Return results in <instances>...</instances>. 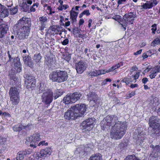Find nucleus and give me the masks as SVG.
I'll return each instance as SVG.
<instances>
[{
	"instance_id": "e2e57ef3",
	"label": "nucleus",
	"mask_w": 160,
	"mask_h": 160,
	"mask_svg": "<svg viewBox=\"0 0 160 160\" xmlns=\"http://www.w3.org/2000/svg\"><path fill=\"white\" fill-rule=\"evenodd\" d=\"M82 12L84 15H85L87 16H88L90 15V13L89 10H85Z\"/></svg>"
},
{
	"instance_id": "9b49d317",
	"label": "nucleus",
	"mask_w": 160,
	"mask_h": 160,
	"mask_svg": "<svg viewBox=\"0 0 160 160\" xmlns=\"http://www.w3.org/2000/svg\"><path fill=\"white\" fill-rule=\"evenodd\" d=\"M51 153V149L49 147H47L41 150L39 152H37L36 154V158L38 159L40 158L44 159L48 155H50Z\"/></svg>"
},
{
	"instance_id": "09e8293b",
	"label": "nucleus",
	"mask_w": 160,
	"mask_h": 160,
	"mask_svg": "<svg viewBox=\"0 0 160 160\" xmlns=\"http://www.w3.org/2000/svg\"><path fill=\"white\" fill-rule=\"evenodd\" d=\"M121 82L125 83L126 85H128L131 83L128 77H125L123 78L121 80Z\"/></svg>"
},
{
	"instance_id": "1a4fd4ad",
	"label": "nucleus",
	"mask_w": 160,
	"mask_h": 160,
	"mask_svg": "<svg viewBox=\"0 0 160 160\" xmlns=\"http://www.w3.org/2000/svg\"><path fill=\"white\" fill-rule=\"evenodd\" d=\"M87 108L85 104L81 103L77 104L72 107L78 117H82L84 114Z\"/></svg>"
},
{
	"instance_id": "4468645a",
	"label": "nucleus",
	"mask_w": 160,
	"mask_h": 160,
	"mask_svg": "<svg viewBox=\"0 0 160 160\" xmlns=\"http://www.w3.org/2000/svg\"><path fill=\"white\" fill-rule=\"evenodd\" d=\"M136 17L135 13L130 12L125 14L123 16V18L127 23L130 24L133 23Z\"/></svg>"
},
{
	"instance_id": "a211bd4d",
	"label": "nucleus",
	"mask_w": 160,
	"mask_h": 160,
	"mask_svg": "<svg viewBox=\"0 0 160 160\" xmlns=\"http://www.w3.org/2000/svg\"><path fill=\"white\" fill-rule=\"evenodd\" d=\"M75 67L77 72L78 73H82L86 68L85 62L82 60L76 63Z\"/></svg>"
},
{
	"instance_id": "f03ea898",
	"label": "nucleus",
	"mask_w": 160,
	"mask_h": 160,
	"mask_svg": "<svg viewBox=\"0 0 160 160\" xmlns=\"http://www.w3.org/2000/svg\"><path fill=\"white\" fill-rule=\"evenodd\" d=\"M31 26V20L30 18L23 17L17 22L14 26L13 29L19 40H24L28 38Z\"/></svg>"
},
{
	"instance_id": "2eb2a0df",
	"label": "nucleus",
	"mask_w": 160,
	"mask_h": 160,
	"mask_svg": "<svg viewBox=\"0 0 160 160\" xmlns=\"http://www.w3.org/2000/svg\"><path fill=\"white\" fill-rule=\"evenodd\" d=\"M32 3V0H26L20 3L19 6L22 11L27 12L29 11L30 6Z\"/></svg>"
},
{
	"instance_id": "69168bd1",
	"label": "nucleus",
	"mask_w": 160,
	"mask_h": 160,
	"mask_svg": "<svg viewBox=\"0 0 160 160\" xmlns=\"http://www.w3.org/2000/svg\"><path fill=\"white\" fill-rule=\"evenodd\" d=\"M148 81V79L147 78H144L142 80V83L144 84H146Z\"/></svg>"
},
{
	"instance_id": "4be33fe9",
	"label": "nucleus",
	"mask_w": 160,
	"mask_h": 160,
	"mask_svg": "<svg viewBox=\"0 0 160 160\" xmlns=\"http://www.w3.org/2000/svg\"><path fill=\"white\" fill-rule=\"evenodd\" d=\"M8 30V28L7 25L5 24H2L0 25V38H2L4 37Z\"/></svg>"
},
{
	"instance_id": "412c9836",
	"label": "nucleus",
	"mask_w": 160,
	"mask_h": 160,
	"mask_svg": "<svg viewBox=\"0 0 160 160\" xmlns=\"http://www.w3.org/2000/svg\"><path fill=\"white\" fill-rule=\"evenodd\" d=\"M30 153V152L28 150L20 151L17 153L16 160H23L27 155L29 154Z\"/></svg>"
},
{
	"instance_id": "5701e85b",
	"label": "nucleus",
	"mask_w": 160,
	"mask_h": 160,
	"mask_svg": "<svg viewBox=\"0 0 160 160\" xmlns=\"http://www.w3.org/2000/svg\"><path fill=\"white\" fill-rule=\"evenodd\" d=\"M9 12L6 8L1 4L0 5V17L2 18H5L8 16Z\"/></svg>"
},
{
	"instance_id": "6ab92c4d",
	"label": "nucleus",
	"mask_w": 160,
	"mask_h": 160,
	"mask_svg": "<svg viewBox=\"0 0 160 160\" xmlns=\"http://www.w3.org/2000/svg\"><path fill=\"white\" fill-rule=\"evenodd\" d=\"M74 9V8L73 7L70 12V19L72 25L76 24L77 21V18L78 14V12H75Z\"/></svg>"
},
{
	"instance_id": "58836bf2",
	"label": "nucleus",
	"mask_w": 160,
	"mask_h": 160,
	"mask_svg": "<svg viewBox=\"0 0 160 160\" xmlns=\"http://www.w3.org/2000/svg\"><path fill=\"white\" fill-rule=\"evenodd\" d=\"M63 58L68 62H69L71 58V54L68 52H65L62 54Z\"/></svg>"
},
{
	"instance_id": "f3484780",
	"label": "nucleus",
	"mask_w": 160,
	"mask_h": 160,
	"mask_svg": "<svg viewBox=\"0 0 160 160\" xmlns=\"http://www.w3.org/2000/svg\"><path fill=\"white\" fill-rule=\"evenodd\" d=\"M60 27L58 25H53L51 26L48 31L46 32L45 35H54L59 31Z\"/></svg>"
},
{
	"instance_id": "39448f33",
	"label": "nucleus",
	"mask_w": 160,
	"mask_h": 160,
	"mask_svg": "<svg viewBox=\"0 0 160 160\" xmlns=\"http://www.w3.org/2000/svg\"><path fill=\"white\" fill-rule=\"evenodd\" d=\"M158 118L152 116L149 119V124L150 127L152 128L155 134L158 136L160 133V124L157 122Z\"/></svg>"
},
{
	"instance_id": "ddd939ff",
	"label": "nucleus",
	"mask_w": 160,
	"mask_h": 160,
	"mask_svg": "<svg viewBox=\"0 0 160 160\" xmlns=\"http://www.w3.org/2000/svg\"><path fill=\"white\" fill-rule=\"evenodd\" d=\"M76 113L71 109H68L64 114V117L65 119L68 120H75L78 118Z\"/></svg>"
},
{
	"instance_id": "bb28decb",
	"label": "nucleus",
	"mask_w": 160,
	"mask_h": 160,
	"mask_svg": "<svg viewBox=\"0 0 160 160\" xmlns=\"http://www.w3.org/2000/svg\"><path fill=\"white\" fill-rule=\"evenodd\" d=\"M88 160H102V155L99 153H94L90 157Z\"/></svg>"
},
{
	"instance_id": "423d86ee",
	"label": "nucleus",
	"mask_w": 160,
	"mask_h": 160,
	"mask_svg": "<svg viewBox=\"0 0 160 160\" xmlns=\"http://www.w3.org/2000/svg\"><path fill=\"white\" fill-rule=\"evenodd\" d=\"M53 93L50 88L47 89L42 96V102L47 106H49L53 99Z\"/></svg>"
},
{
	"instance_id": "79ce46f5",
	"label": "nucleus",
	"mask_w": 160,
	"mask_h": 160,
	"mask_svg": "<svg viewBox=\"0 0 160 160\" xmlns=\"http://www.w3.org/2000/svg\"><path fill=\"white\" fill-rule=\"evenodd\" d=\"M125 160H139L134 154L129 155L127 156Z\"/></svg>"
},
{
	"instance_id": "6e6d98bb",
	"label": "nucleus",
	"mask_w": 160,
	"mask_h": 160,
	"mask_svg": "<svg viewBox=\"0 0 160 160\" xmlns=\"http://www.w3.org/2000/svg\"><path fill=\"white\" fill-rule=\"evenodd\" d=\"M98 71L99 72V75L108 73V70H106V69L98 70Z\"/></svg>"
},
{
	"instance_id": "c85d7f7f",
	"label": "nucleus",
	"mask_w": 160,
	"mask_h": 160,
	"mask_svg": "<svg viewBox=\"0 0 160 160\" xmlns=\"http://www.w3.org/2000/svg\"><path fill=\"white\" fill-rule=\"evenodd\" d=\"M150 1H147L146 3H142L141 7L142 8V9L144 10L152 8L153 6L152 3H150Z\"/></svg>"
},
{
	"instance_id": "7c9ffc66",
	"label": "nucleus",
	"mask_w": 160,
	"mask_h": 160,
	"mask_svg": "<svg viewBox=\"0 0 160 160\" xmlns=\"http://www.w3.org/2000/svg\"><path fill=\"white\" fill-rule=\"evenodd\" d=\"M52 58H51L49 57L46 56L45 58V63L50 68L53 62Z\"/></svg>"
},
{
	"instance_id": "a19ab883",
	"label": "nucleus",
	"mask_w": 160,
	"mask_h": 160,
	"mask_svg": "<svg viewBox=\"0 0 160 160\" xmlns=\"http://www.w3.org/2000/svg\"><path fill=\"white\" fill-rule=\"evenodd\" d=\"M88 75L92 77L98 76L99 72L98 70H94L93 71H91L89 72Z\"/></svg>"
},
{
	"instance_id": "8fccbe9b",
	"label": "nucleus",
	"mask_w": 160,
	"mask_h": 160,
	"mask_svg": "<svg viewBox=\"0 0 160 160\" xmlns=\"http://www.w3.org/2000/svg\"><path fill=\"white\" fill-rule=\"evenodd\" d=\"M135 91H132L131 93H128L126 94V99H129L132 98V96L135 95Z\"/></svg>"
},
{
	"instance_id": "f704fd0d",
	"label": "nucleus",
	"mask_w": 160,
	"mask_h": 160,
	"mask_svg": "<svg viewBox=\"0 0 160 160\" xmlns=\"http://www.w3.org/2000/svg\"><path fill=\"white\" fill-rule=\"evenodd\" d=\"M160 44V35L158 36L151 43V45L153 47H155L156 45Z\"/></svg>"
},
{
	"instance_id": "338daca9",
	"label": "nucleus",
	"mask_w": 160,
	"mask_h": 160,
	"mask_svg": "<svg viewBox=\"0 0 160 160\" xmlns=\"http://www.w3.org/2000/svg\"><path fill=\"white\" fill-rule=\"evenodd\" d=\"M142 49H140L139 50L137 51L136 52H134L133 54L135 56L140 54H141L142 52Z\"/></svg>"
},
{
	"instance_id": "864d4df0",
	"label": "nucleus",
	"mask_w": 160,
	"mask_h": 160,
	"mask_svg": "<svg viewBox=\"0 0 160 160\" xmlns=\"http://www.w3.org/2000/svg\"><path fill=\"white\" fill-rule=\"evenodd\" d=\"M32 126V124L31 123H28L27 125H22L23 129L26 130H29L31 129Z\"/></svg>"
},
{
	"instance_id": "e433bc0d",
	"label": "nucleus",
	"mask_w": 160,
	"mask_h": 160,
	"mask_svg": "<svg viewBox=\"0 0 160 160\" xmlns=\"http://www.w3.org/2000/svg\"><path fill=\"white\" fill-rule=\"evenodd\" d=\"M55 9L51 7V6L48 7L46 9V12L48 15H52L55 13Z\"/></svg>"
},
{
	"instance_id": "473e14b6",
	"label": "nucleus",
	"mask_w": 160,
	"mask_h": 160,
	"mask_svg": "<svg viewBox=\"0 0 160 160\" xmlns=\"http://www.w3.org/2000/svg\"><path fill=\"white\" fill-rule=\"evenodd\" d=\"M23 129L22 125V124H18L14 125L12 127L13 130L14 132H19Z\"/></svg>"
},
{
	"instance_id": "b1692460",
	"label": "nucleus",
	"mask_w": 160,
	"mask_h": 160,
	"mask_svg": "<svg viewBox=\"0 0 160 160\" xmlns=\"http://www.w3.org/2000/svg\"><path fill=\"white\" fill-rule=\"evenodd\" d=\"M71 94H67L63 98V102L65 104H68L72 103H74L72 99Z\"/></svg>"
},
{
	"instance_id": "393cba45",
	"label": "nucleus",
	"mask_w": 160,
	"mask_h": 160,
	"mask_svg": "<svg viewBox=\"0 0 160 160\" xmlns=\"http://www.w3.org/2000/svg\"><path fill=\"white\" fill-rule=\"evenodd\" d=\"M158 72H160V71L159 69L157 68L156 67H154L153 68L150 72L149 76L151 79H152L155 78L157 76V73Z\"/></svg>"
},
{
	"instance_id": "4c0bfd02",
	"label": "nucleus",
	"mask_w": 160,
	"mask_h": 160,
	"mask_svg": "<svg viewBox=\"0 0 160 160\" xmlns=\"http://www.w3.org/2000/svg\"><path fill=\"white\" fill-rule=\"evenodd\" d=\"M140 75V72H136L134 73L132 75H131L133 80H135L134 82H136L138 78Z\"/></svg>"
},
{
	"instance_id": "2f4dec72",
	"label": "nucleus",
	"mask_w": 160,
	"mask_h": 160,
	"mask_svg": "<svg viewBox=\"0 0 160 160\" xmlns=\"http://www.w3.org/2000/svg\"><path fill=\"white\" fill-rule=\"evenodd\" d=\"M89 97L90 101H92L95 103L98 100V95L94 92L91 93Z\"/></svg>"
},
{
	"instance_id": "a878e982",
	"label": "nucleus",
	"mask_w": 160,
	"mask_h": 160,
	"mask_svg": "<svg viewBox=\"0 0 160 160\" xmlns=\"http://www.w3.org/2000/svg\"><path fill=\"white\" fill-rule=\"evenodd\" d=\"M42 58L41 54L40 53H36L34 54L33 59L36 63L38 64L41 62Z\"/></svg>"
},
{
	"instance_id": "cd10ccee",
	"label": "nucleus",
	"mask_w": 160,
	"mask_h": 160,
	"mask_svg": "<svg viewBox=\"0 0 160 160\" xmlns=\"http://www.w3.org/2000/svg\"><path fill=\"white\" fill-rule=\"evenodd\" d=\"M73 101L74 102L79 100L81 97V94L79 92H75L71 93Z\"/></svg>"
},
{
	"instance_id": "c03bdc74",
	"label": "nucleus",
	"mask_w": 160,
	"mask_h": 160,
	"mask_svg": "<svg viewBox=\"0 0 160 160\" xmlns=\"http://www.w3.org/2000/svg\"><path fill=\"white\" fill-rule=\"evenodd\" d=\"M151 28L152 33V35H154L156 33V31H157V24L154 23L152 26Z\"/></svg>"
},
{
	"instance_id": "0eeeda50",
	"label": "nucleus",
	"mask_w": 160,
	"mask_h": 160,
	"mask_svg": "<svg viewBox=\"0 0 160 160\" xmlns=\"http://www.w3.org/2000/svg\"><path fill=\"white\" fill-rule=\"evenodd\" d=\"M94 121L92 118H88L83 121L80 127L83 132H86L91 131L93 127Z\"/></svg>"
},
{
	"instance_id": "c9c22d12",
	"label": "nucleus",
	"mask_w": 160,
	"mask_h": 160,
	"mask_svg": "<svg viewBox=\"0 0 160 160\" xmlns=\"http://www.w3.org/2000/svg\"><path fill=\"white\" fill-rule=\"evenodd\" d=\"M150 148L152 149V152L156 153H158L160 151V146L159 145H157L155 146L153 144H151L150 145Z\"/></svg>"
},
{
	"instance_id": "20e7f679",
	"label": "nucleus",
	"mask_w": 160,
	"mask_h": 160,
	"mask_svg": "<svg viewBox=\"0 0 160 160\" xmlns=\"http://www.w3.org/2000/svg\"><path fill=\"white\" fill-rule=\"evenodd\" d=\"M10 99L13 105H16L20 101L19 92L17 87H11L9 91Z\"/></svg>"
},
{
	"instance_id": "7ed1b4c3",
	"label": "nucleus",
	"mask_w": 160,
	"mask_h": 160,
	"mask_svg": "<svg viewBox=\"0 0 160 160\" xmlns=\"http://www.w3.org/2000/svg\"><path fill=\"white\" fill-rule=\"evenodd\" d=\"M68 78V74L66 71L60 70H54L49 74L50 80L53 82H56L58 83L66 81Z\"/></svg>"
},
{
	"instance_id": "de8ad7c7",
	"label": "nucleus",
	"mask_w": 160,
	"mask_h": 160,
	"mask_svg": "<svg viewBox=\"0 0 160 160\" xmlns=\"http://www.w3.org/2000/svg\"><path fill=\"white\" fill-rule=\"evenodd\" d=\"M6 141V138L0 136V146L5 144Z\"/></svg>"
},
{
	"instance_id": "4d7b16f0",
	"label": "nucleus",
	"mask_w": 160,
	"mask_h": 160,
	"mask_svg": "<svg viewBox=\"0 0 160 160\" xmlns=\"http://www.w3.org/2000/svg\"><path fill=\"white\" fill-rule=\"evenodd\" d=\"M48 143L47 142H45V141L44 140L40 142L38 144V146H40L41 145L42 146H48Z\"/></svg>"
},
{
	"instance_id": "f257e3e1",
	"label": "nucleus",
	"mask_w": 160,
	"mask_h": 160,
	"mask_svg": "<svg viewBox=\"0 0 160 160\" xmlns=\"http://www.w3.org/2000/svg\"><path fill=\"white\" fill-rule=\"evenodd\" d=\"M118 118L115 115H108L101 122L102 128H109L112 126L110 136L112 139H121L125 134L127 126L124 122L118 121Z\"/></svg>"
},
{
	"instance_id": "0e129e2a",
	"label": "nucleus",
	"mask_w": 160,
	"mask_h": 160,
	"mask_svg": "<svg viewBox=\"0 0 160 160\" xmlns=\"http://www.w3.org/2000/svg\"><path fill=\"white\" fill-rule=\"evenodd\" d=\"M12 79L13 81H14V82L13 83V85L17 84L18 82V78H16V77H14L12 78Z\"/></svg>"
},
{
	"instance_id": "5fc2aeb1",
	"label": "nucleus",
	"mask_w": 160,
	"mask_h": 160,
	"mask_svg": "<svg viewBox=\"0 0 160 160\" xmlns=\"http://www.w3.org/2000/svg\"><path fill=\"white\" fill-rule=\"evenodd\" d=\"M31 58L30 56L29 55L25 56L23 57V61L24 63H26L28 60H29V59Z\"/></svg>"
},
{
	"instance_id": "37998d69",
	"label": "nucleus",
	"mask_w": 160,
	"mask_h": 160,
	"mask_svg": "<svg viewBox=\"0 0 160 160\" xmlns=\"http://www.w3.org/2000/svg\"><path fill=\"white\" fill-rule=\"evenodd\" d=\"M9 10L10 13L11 14H15L18 11V6H16L15 7L10 8Z\"/></svg>"
},
{
	"instance_id": "13d9d810",
	"label": "nucleus",
	"mask_w": 160,
	"mask_h": 160,
	"mask_svg": "<svg viewBox=\"0 0 160 160\" xmlns=\"http://www.w3.org/2000/svg\"><path fill=\"white\" fill-rule=\"evenodd\" d=\"M69 43V39L67 38L65 39L62 42V44L63 45H66L68 44Z\"/></svg>"
},
{
	"instance_id": "bf43d9fd",
	"label": "nucleus",
	"mask_w": 160,
	"mask_h": 160,
	"mask_svg": "<svg viewBox=\"0 0 160 160\" xmlns=\"http://www.w3.org/2000/svg\"><path fill=\"white\" fill-rule=\"evenodd\" d=\"M84 22V21L83 18L80 19L78 22V26L79 27H80L82 25Z\"/></svg>"
},
{
	"instance_id": "6e6552de",
	"label": "nucleus",
	"mask_w": 160,
	"mask_h": 160,
	"mask_svg": "<svg viewBox=\"0 0 160 160\" xmlns=\"http://www.w3.org/2000/svg\"><path fill=\"white\" fill-rule=\"evenodd\" d=\"M7 53L9 58L8 62H11L12 64H14V68L17 72H21L22 71V65L19 58L18 57L12 58L9 51H8Z\"/></svg>"
},
{
	"instance_id": "f8f14e48",
	"label": "nucleus",
	"mask_w": 160,
	"mask_h": 160,
	"mask_svg": "<svg viewBox=\"0 0 160 160\" xmlns=\"http://www.w3.org/2000/svg\"><path fill=\"white\" fill-rule=\"evenodd\" d=\"M25 83L26 85V88L29 89L32 87L34 88L35 87L36 81L33 76L27 75Z\"/></svg>"
},
{
	"instance_id": "49530a36",
	"label": "nucleus",
	"mask_w": 160,
	"mask_h": 160,
	"mask_svg": "<svg viewBox=\"0 0 160 160\" xmlns=\"http://www.w3.org/2000/svg\"><path fill=\"white\" fill-rule=\"evenodd\" d=\"M62 95V93L60 92L59 91H57L55 93H54L53 97L54 99H56L59 97L61 96Z\"/></svg>"
},
{
	"instance_id": "ea45409f",
	"label": "nucleus",
	"mask_w": 160,
	"mask_h": 160,
	"mask_svg": "<svg viewBox=\"0 0 160 160\" xmlns=\"http://www.w3.org/2000/svg\"><path fill=\"white\" fill-rule=\"evenodd\" d=\"M39 5V4L38 2L34 3L32 6L29 7L30 11L33 12H35L36 10V8H38Z\"/></svg>"
},
{
	"instance_id": "dca6fc26",
	"label": "nucleus",
	"mask_w": 160,
	"mask_h": 160,
	"mask_svg": "<svg viewBox=\"0 0 160 160\" xmlns=\"http://www.w3.org/2000/svg\"><path fill=\"white\" fill-rule=\"evenodd\" d=\"M39 20L38 25L39 28V30L43 32L44 29L46 28L48 18L46 16H42L39 18Z\"/></svg>"
},
{
	"instance_id": "603ef678",
	"label": "nucleus",
	"mask_w": 160,
	"mask_h": 160,
	"mask_svg": "<svg viewBox=\"0 0 160 160\" xmlns=\"http://www.w3.org/2000/svg\"><path fill=\"white\" fill-rule=\"evenodd\" d=\"M123 65V62H120L117 64L113 65L114 67L115 70L119 68L121 66Z\"/></svg>"
},
{
	"instance_id": "a18cd8bd",
	"label": "nucleus",
	"mask_w": 160,
	"mask_h": 160,
	"mask_svg": "<svg viewBox=\"0 0 160 160\" xmlns=\"http://www.w3.org/2000/svg\"><path fill=\"white\" fill-rule=\"evenodd\" d=\"M24 64L31 68H33V67L34 63L31 58Z\"/></svg>"
},
{
	"instance_id": "aec40b11",
	"label": "nucleus",
	"mask_w": 160,
	"mask_h": 160,
	"mask_svg": "<svg viewBox=\"0 0 160 160\" xmlns=\"http://www.w3.org/2000/svg\"><path fill=\"white\" fill-rule=\"evenodd\" d=\"M81 29L80 27H74L72 29V32L73 35L77 38H86V35L84 34H82L80 32Z\"/></svg>"
},
{
	"instance_id": "052dcab7",
	"label": "nucleus",
	"mask_w": 160,
	"mask_h": 160,
	"mask_svg": "<svg viewBox=\"0 0 160 160\" xmlns=\"http://www.w3.org/2000/svg\"><path fill=\"white\" fill-rule=\"evenodd\" d=\"M62 25L65 28L66 27L69 26L70 25V22L69 21H68L65 23L62 22Z\"/></svg>"
},
{
	"instance_id": "3c124183",
	"label": "nucleus",
	"mask_w": 160,
	"mask_h": 160,
	"mask_svg": "<svg viewBox=\"0 0 160 160\" xmlns=\"http://www.w3.org/2000/svg\"><path fill=\"white\" fill-rule=\"evenodd\" d=\"M58 2L59 3L60 5L57 8V9L58 11H62L63 8H62V6L63 5V1L62 0H58Z\"/></svg>"
},
{
	"instance_id": "680f3d73",
	"label": "nucleus",
	"mask_w": 160,
	"mask_h": 160,
	"mask_svg": "<svg viewBox=\"0 0 160 160\" xmlns=\"http://www.w3.org/2000/svg\"><path fill=\"white\" fill-rule=\"evenodd\" d=\"M150 1V3H152L153 7L157 5L158 3L157 0H152Z\"/></svg>"
},
{
	"instance_id": "72a5a7b5",
	"label": "nucleus",
	"mask_w": 160,
	"mask_h": 160,
	"mask_svg": "<svg viewBox=\"0 0 160 160\" xmlns=\"http://www.w3.org/2000/svg\"><path fill=\"white\" fill-rule=\"evenodd\" d=\"M38 89V93H42L45 90V85L43 83H40L37 86Z\"/></svg>"
},
{
	"instance_id": "774afa93",
	"label": "nucleus",
	"mask_w": 160,
	"mask_h": 160,
	"mask_svg": "<svg viewBox=\"0 0 160 160\" xmlns=\"http://www.w3.org/2000/svg\"><path fill=\"white\" fill-rule=\"evenodd\" d=\"M127 24L126 22H123L121 24L122 25V26L124 29V30H126L127 27Z\"/></svg>"
},
{
	"instance_id": "9d476101",
	"label": "nucleus",
	"mask_w": 160,
	"mask_h": 160,
	"mask_svg": "<svg viewBox=\"0 0 160 160\" xmlns=\"http://www.w3.org/2000/svg\"><path fill=\"white\" fill-rule=\"evenodd\" d=\"M41 135L40 133L36 132L31 135L30 137L27 139L30 141V146L33 148L37 147V145L41 139L40 138Z\"/></svg>"
},
{
	"instance_id": "c756f323",
	"label": "nucleus",
	"mask_w": 160,
	"mask_h": 160,
	"mask_svg": "<svg viewBox=\"0 0 160 160\" xmlns=\"http://www.w3.org/2000/svg\"><path fill=\"white\" fill-rule=\"evenodd\" d=\"M141 133L138 135V139L136 141L137 143L140 146L142 145V143L143 142V140L145 138V135L141 134Z\"/></svg>"
}]
</instances>
